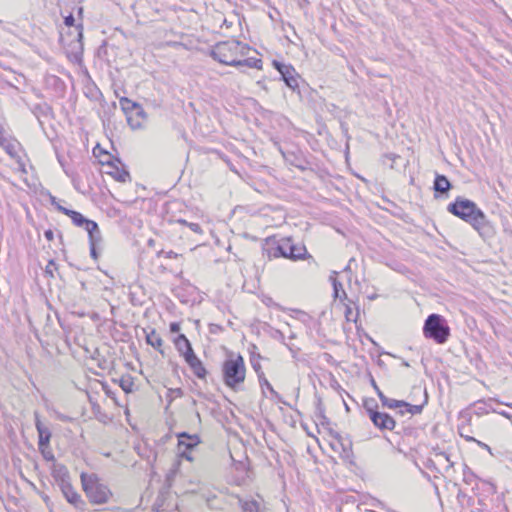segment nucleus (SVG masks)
I'll use <instances>...</instances> for the list:
<instances>
[{
    "instance_id": "f257e3e1",
    "label": "nucleus",
    "mask_w": 512,
    "mask_h": 512,
    "mask_svg": "<svg viewBox=\"0 0 512 512\" xmlns=\"http://www.w3.org/2000/svg\"><path fill=\"white\" fill-rule=\"evenodd\" d=\"M447 211L470 224L483 239L494 236L493 225L474 201L458 196L455 201L448 204Z\"/></svg>"
},
{
    "instance_id": "f03ea898",
    "label": "nucleus",
    "mask_w": 512,
    "mask_h": 512,
    "mask_svg": "<svg viewBox=\"0 0 512 512\" xmlns=\"http://www.w3.org/2000/svg\"><path fill=\"white\" fill-rule=\"evenodd\" d=\"M250 47L238 40L231 39L216 43L209 55L221 64L238 67L240 57H246Z\"/></svg>"
},
{
    "instance_id": "7ed1b4c3",
    "label": "nucleus",
    "mask_w": 512,
    "mask_h": 512,
    "mask_svg": "<svg viewBox=\"0 0 512 512\" xmlns=\"http://www.w3.org/2000/svg\"><path fill=\"white\" fill-rule=\"evenodd\" d=\"M222 377L224 384L237 390L245 381L246 366L244 358L240 354L230 353L222 364Z\"/></svg>"
},
{
    "instance_id": "20e7f679",
    "label": "nucleus",
    "mask_w": 512,
    "mask_h": 512,
    "mask_svg": "<svg viewBox=\"0 0 512 512\" xmlns=\"http://www.w3.org/2000/svg\"><path fill=\"white\" fill-rule=\"evenodd\" d=\"M80 479L82 488L92 504H105L112 497L109 487L101 483L96 474L82 473Z\"/></svg>"
},
{
    "instance_id": "39448f33",
    "label": "nucleus",
    "mask_w": 512,
    "mask_h": 512,
    "mask_svg": "<svg viewBox=\"0 0 512 512\" xmlns=\"http://www.w3.org/2000/svg\"><path fill=\"white\" fill-rule=\"evenodd\" d=\"M423 334L437 344H444L450 336V327L442 315L433 313L424 322Z\"/></svg>"
},
{
    "instance_id": "423d86ee",
    "label": "nucleus",
    "mask_w": 512,
    "mask_h": 512,
    "mask_svg": "<svg viewBox=\"0 0 512 512\" xmlns=\"http://www.w3.org/2000/svg\"><path fill=\"white\" fill-rule=\"evenodd\" d=\"M274 68L280 73L281 79L291 90L296 91L299 87V74L292 65H287L279 61H273Z\"/></svg>"
},
{
    "instance_id": "0eeeda50",
    "label": "nucleus",
    "mask_w": 512,
    "mask_h": 512,
    "mask_svg": "<svg viewBox=\"0 0 512 512\" xmlns=\"http://www.w3.org/2000/svg\"><path fill=\"white\" fill-rule=\"evenodd\" d=\"M363 408L368 414L372 423L381 431L384 430V413L378 411V402L373 397L363 399Z\"/></svg>"
},
{
    "instance_id": "6e6552de",
    "label": "nucleus",
    "mask_w": 512,
    "mask_h": 512,
    "mask_svg": "<svg viewBox=\"0 0 512 512\" xmlns=\"http://www.w3.org/2000/svg\"><path fill=\"white\" fill-rule=\"evenodd\" d=\"M284 250L285 258L292 261L312 258L304 245L293 243L290 237L284 238Z\"/></svg>"
},
{
    "instance_id": "1a4fd4ad",
    "label": "nucleus",
    "mask_w": 512,
    "mask_h": 512,
    "mask_svg": "<svg viewBox=\"0 0 512 512\" xmlns=\"http://www.w3.org/2000/svg\"><path fill=\"white\" fill-rule=\"evenodd\" d=\"M63 497L66 501L74 506L76 509L83 510L86 503L82 499L81 495L75 490L71 482L59 487Z\"/></svg>"
},
{
    "instance_id": "9d476101",
    "label": "nucleus",
    "mask_w": 512,
    "mask_h": 512,
    "mask_svg": "<svg viewBox=\"0 0 512 512\" xmlns=\"http://www.w3.org/2000/svg\"><path fill=\"white\" fill-rule=\"evenodd\" d=\"M427 401H428V396H427L426 392H425L424 402L420 405H412L403 400H396V399L386 397V408H405L407 413H409L411 415H417L422 412L424 406L427 404Z\"/></svg>"
},
{
    "instance_id": "9b49d317",
    "label": "nucleus",
    "mask_w": 512,
    "mask_h": 512,
    "mask_svg": "<svg viewBox=\"0 0 512 512\" xmlns=\"http://www.w3.org/2000/svg\"><path fill=\"white\" fill-rule=\"evenodd\" d=\"M68 217L71 218L75 226L84 227L88 232V235L91 233H97L98 230H100L98 224L95 221L86 218L78 211L72 210Z\"/></svg>"
},
{
    "instance_id": "f8f14e48",
    "label": "nucleus",
    "mask_w": 512,
    "mask_h": 512,
    "mask_svg": "<svg viewBox=\"0 0 512 512\" xmlns=\"http://www.w3.org/2000/svg\"><path fill=\"white\" fill-rule=\"evenodd\" d=\"M51 475L55 484L61 487L71 482V476L68 468L62 463H54L51 468Z\"/></svg>"
},
{
    "instance_id": "ddd939ff",
    "label": "nucleus",
    "mask_w": 512,
    "mask_h": 512,
    "mask_svg": "<svg viewBox=\"0 0 512 512\" xmlns=\"http://www.w3.org/2000/svg\"><path fill=\"white\" fill-rule=\"evenodd\" d=\"M35 416V427L38 432V446L39 449H42L43 447H49L50 439L52 436V433L50 429L43 425L39 418V414L37 412L34 413Z\"/></svg>"
},
{
    "instance_id": "4468645a",
    "label": "nucleus",
    "mask_w": 512,
    "mask_h": 512,
    "mask_svg": "<svg viewBox=\"0 0 512 512\" xmlns=\"http://www.w3.org/2000/svg\"><path fill=\"white\" fill-rule=\"evenodd\" d=\"M174 345L178 353L185 359L195 354L191 342L184 334H179L174 339Z\"/></svg>"
},
{
    "instance_id": "2eb2a0df",
    "label": "nucleus",
    "mask_w": 512,
    "mask_h": 512,
    "mask_svg": "<svg viewBox=\"0 0 512 512\" xmlns=\"http://www.w3.org/2000/svg\"><path fill=\"white\" fill-rule=\"evenodd\" d=\"M178 437V449L193 450L201 441L198 435L181 432Z\"/></svg>"
},
{
    "instance_id": "dca6fc26",
    "label": "nucleus",
    "mask_w": 512,
    "mask_h": 512,
    "mask_svg": "<svg viewBox=\"0 0 512 512\" xmlns=\"http://www.w3.org/2000/svg\"><path fill=\"white\" fill-rule=\"evenodd\" d=\"M459 419L461 421V423L458 425L459 435L468 442L476 441V439L474 437L469 435V433L471 432V429H470L471 415H470V413L469 412H461Z\"/></svg>"
},
{
    "instance_id": "f3484780",
    "label": "nucleus",
    "mask_w": 512,
    "mask_h": 512,
    "mask_svg": "<svg viewBox=\"0 0 512 512\" xmlns=\"http://www.w3.org/2000/svg\"><path fill=\"white\" fill-rule=\"evenodd\" d=\"M185 362L188 364L197 378L201 380L206 378L207 370L196 354L190 355V357L185 359Z\"/></svg>"
},
{
    "instance_id": "a211bd4d",
    "label": "nucleus",
    "mask_w": 512,
    "mask_h": 512,
    "mask_svg": "<svg viewBox=\"0 0 512 512\" xmlns=\"http://www.w3.org/2000/svg\"><path fill=\"white\" fill-rule=\"evenodd\" d=\"M146 119L147 114L141 105H139V109H136L133 114L126 118L128 125L133 130L142 128Z\"/></svg>"
},
{
    "instance_id": "6ab92c4d",
    "label": "nucleus",
    "mask_w": 512,
    "mask_h": 512,
    "mask_svg": "<svg viewBox=\"0 0 512 512\" xmlns=\"http://www.w3.org/2000/svg\"><path fill=\"white\" fill-rule=\"evenodd\" d=\"M100 162L110 166L111 170L107 173L111 175L116 181L125 183L130 178L129 172L125 169L119 168L113 161L100 160Z\"/></svg>"
},
{
    "instance_id": "aec40b11",
    "label": "nucleus",
    "mask_w": 512,
    "mask_h": 512,
    "mask_svg": "<svg viewBox=\"0 0 512 512\" xmlns=\"http://www.w3.org/2000/svg\"><path fill=\"white\" fill-rule=\"evenodd\" d=\"M452 185L445 175L436 174L433 189L435 194H445L451 189Z\"/></svg>"
},
{
    "instance_id": "412c9836",
    "label": "nucleus",
    "mask_w": 512,
    "mask_h": 512,
    "mask_svg": "<svg viewBox=\"0 0 512 512\" xmlns=\"http://www.w3.org/2000/svg\"><path fill=\"white\" fill-rule=\"evenodd\" d=\"M267 256L269 259L272 258H285V250H284V238H282L278 242H273L271 247L265 249Z\"/></svg>"
},
{
    "instance_id": "4be33fe9",
    "label": "nucleus",
    "mask_w": 512,
    "mask_h": 512,
    "mask_svg": "<svg viewBox=\"0 0 512 512\" xmlns=\"http://www.w3.org/2000/svg\"><path fill=\"white\" fill-rule=\"evenodd\" d=\"M89 237V245H90V256L97 260L99 257V253L97 252V246L102 241V236L100 230L97 233H91L88 235Z\"/></svg>"
},
{
    "instance_id": "5701e85b",
    "label": "nucleus",
    "mask_w": 512,
    "mask_h": 512,
    "mask_svg": "<svg viewBox=\"0 0 512 512\" xmlns=\"http://www.w3.org/2000/svg\"><path fill=\"white\" fill-rule=\"evenodd\" d=\"M242 512H266L265 508H262L260 503L254 499L242 500L239 499Z\"/></svg>"
},
{
    "instance_id": "b1692460",
    "label": "nucleus",
    "mask_w": 512,
    "mask_h": 512,
    "mask_svg": "<svg viewBox=\"0 0 512 512\" xmlns=\"http://www.w3.org/2000/svg\"><path fill=\"white\" fill-rule=\"evenodd\" d=\"M119 104L121 106L122 111L124 112L126 118L134 113L136 109H139V103L130 100L127 97H122L119 100Z\"/></svg>"
},
{
    "instance_id": "393cba45",
    "label": "nucleus",
    "mask_w": 512,
    "mask_h": 512,
    "mask_svg": "<svg viewBox=\"0 0 512 512\" xmlns=\"http://www.w3.org/2000/svg\"><path fill=\"white\" fill-rule=\"evenodd\" d=\"M146 342L158 350L162 355L164 354V351L162 350L163 340L155 330H152L149 334H147Z\"/></svg>"
},
{
    "instance_id": "a878e982",
    "label": "nucleus",
    "mask_w": 512,
    "mask_h": 512,
    "mask_svg": "<svg viewBox=\"0 0 512 512\" xmlns=\"http://www.w3.org/2000/svg\"><path fill=\"white\" fill-rule=\"evenodd\" d=\"M262 60L259 59V58H253V57H247V58H244V57H240V63L238 64V67L239 66H246V67H249V68H256V69H262Z\"/></svg>"
},
{
    "instance_id": "bb28decb",
    "label": "nucleus",
    "mask_w": 512,
    "mask_h": 512,
    "mask_svg": "<svg viewBox=\"0 0 512 512\" xmlns=\"http://www.w3.org/2000/svg\"><path fill=\"white\" fill-rule=\"evenodd\" d=\"M51 107L46 103L36 104L32 108L33 114L40 120L41 117H47L51 113Z\"/></svg>"
},
{
    "instance_id": "cd10ccee",
    "label": "nucleus",
    "mask_w": 512,
    "mask_h": 512,
    "mask_svg": "<svg viewBox=\"0 0 512 512\" xmlns=\"http://www.w3.org/2000/svg\"><path fill=\"white\" fill-rule=\"evenodd\" d=\"M336 272H333V275L330 276V280L333 286V294L335 298H342V295L346 298V292L343 289L341 282H339L334 276Z\"/></svg>"
},
{
    "instance_id": "c85d7f7f",
    "label": "nucleus",
    "mask_w": 512,
    "mask_h": 512,
    "mask_svg": "<svg viewBox=\"0 0 512 512\" xmlns=\"http://www.w3.org/2000/svg\"><path fill=\"white\" fill-rule=\"evenodd\" d=\"M258 380L262 389H268L273 398L277 399L278 401H281L279 393L274 390V388L272 387V385L265 376L260 375V379Z\"/></svg>"
},
{
    "instance_id": "c756f323",
    "label": "nucleus",
    "mask_w": 512,
    "mask_h": 512,
    "mask_svg": "<svg viewBox=\"0 0 512 512\" xmlns=\"http://www.w3.org/2000/svg\"><path fill=\"white\" fill-rule=\"evenodd\" d=\"M119 384L125 393H131L133 391L134 383L130 376L122 377L119 380Z\"/></svg>"
},
{
    "instance_id": "7c9ffc66",
    "label": "nucleus",
    "mask_w": 512,
    "mask_h": 512,
    "mask_svg": "<svg viewBox=\"0 0 512 512\" xmlns=\"http://www.w3.org/2000/svg\"><path fill=\"white\" fill-rule=\"evenodd\" d=\"M250 363L254 371L256 372L258 379H260L261 376H265L264 372L262 371V366L258 360H255V355L251 354Z\"/></svg>"
},
{
    "instance_id": "2f4dec72",
    "label": "nucleus",
    "mask_w": 512,
    "mask_h": 512,
    "mask_svg": "<svg viewBox=\"0 0 512 512\" xmlns=\"http://www.w3.org/2000/svg\"><path fill=\"white\" fill-rule=\"evenodd\" d=\"M44 457L45 460L47 461H54L55 460V457H54V454L52 453V451L49 449V447H43L42 449H39Z\"/></svg>"
},
{
    "instance_id": "473e14b6",
    "label": "nucleus",
    "mask_w": 512,
    "mask_h": 512,
    "mask_svg": "<svg viewBox=\"0 0 512 512\" xmlns=\"http://www.w3.org/2000/svg\"><path fill=\"white\" fill-rule=\"evenodd\" d=\"M56 263L54 260H50L45 268V273L50 277H54V270H56Z\"/></svg>"
},
{
    "instance_id": "72a5a7b5",
    "label": "nucleus",
    "mask_w": 512,
    "mask_h": 512,
    "mask_svg": "<svg viewBox=\"0 0 512 512\" xmlns=\"http://www.w3.org/2000/svg\"><path fill=\"white\" fill-rule=\"evenodd\" d=\"M52 204H53V205H55L56 209H57L59 212L63 213V214H64V215H66V216H68V215H69V213L72 211V209L65 208V207H63L62 205H60V204L56 203V202H55V198H54V197L52 198Z\"/></svg>"
},
{
    "instance_id": "f704fd0d",
    "label": "nucleus",
    "mask_w": 512,
    "mask_h": 512,
    "mask_svg": "<svg viewBox=\"0 0 512 512\" xmlns=\"http://www.w3.org/2000/svg\"><path fill=\"white\" fill-rule=\"evenodd\" d=\"M192 450H186V449H178V454L181 458H184L188 461H193V458L191 456Z\"/></svg>"
},
{
    "instance_id": "c9c22d12",
    "label": "nucleus",
    "mask_w": 512,
    "mask_h": 512,
    "mask_svg": "<svg viewBox=\"0 0 512 512\" xmlns=\"http://www.w3.org/2000/svg\"><path fill=\"white\" fill-rule=\"evenodd\" d=\"M477 410H478V414H484V413H488V408H487V404L484 402V401H478L476 404H475Z\"/></svg>"
},
{
    "instance_id": "e433bc0d",
    "label": "nucleus",
    "mask_w": 512,
    "mask_h": 512,
    "mask_svg": "<svg viewBox=\"0 0 512 512\" xmlns=\"http://www.w3.org/2000/svg\"><path fill=\"white\" fill-rule=\"evenodd\" d=\"M357 315H358V313L356 312L355 316H357ZM345 317H346L347 321H356V317H354L353 310L349 306H346V308H345Z\"/></svg>"
},
{
    "instance_id": "4c0bfd02",
    "label": "nucleus",
    "mask_w": 512,
    "mask_h": 512,
    "mask_svg": "<svg viewBox=\"0 0 512 512\" xmlns=\"http://www.w3.org/2000/svg\"><path fill=\"white\" fill-rule=\"evenodd\" d=\"M396 422L393 417L386 413V430H393L395 428Z\"/></svg>"
},
{
    "instance_id": "58836bf2",
    "label": "nucleus",
    "mask_w": 512,
    "mask_h": 512,
    "mask_svg": "<svg viewBox=\"0 0 512 512\" xmlns=\"http://www.w3.org/2000/svg\"><path fill=\"white\" fill-rule=\"evenodd\" d=\"M74 23H75V18L73 16V14H69L67 16L64 17V24L67 26V27H72L74 26Z\"/></svg>"
},
{
    "instance_id": "ea45409f",
    "label": "nucleus",
    "mask_w": 512,
    "mask_h": 512,
    "mask_svg": "<svg viewBox=\"0 0 512 512\" xmlns=\"http://www.w3.org/2000/svg\"><path fill=\"white\" fill-rule=\"evenodd\" d=\"M188 227L194 232V233H198V234H201L202 233V228L201 226L198 224V223H192L190 222L188 224Z\"/></svg>"
},
{
    "instance_id": "a19ab883",
    "label": "nucleus",
    "mask_w": 512,
    "mask_h": 512,
    "mask_svg": "<svg viewBox=\"0 0 512 512\" xmlns=\"http://www.w3.org/2000/svg\"><path fill=\"white\" fill-rule=\"evenodd\" d=\"M56 418L62 422H71L73 420L72 417L64 415L62 413H56Z\"/></svg>"
},
{
    "instance_id": "79ce46f5",
    "label": "nucleus",
    "mask_w": 512,
    "mask_h": 512,
    "mask_svg": "<svg viewBox=\"0 0 512 512\" xmlns=\"http://www.w3.org/2000/svg\"><path fill=\"white\" fill-rule=\"evenodd\" d=\"M169 329L171 333H178L180 331V323L171 322L169 325Z\"/></svg>"
},
{
    "instance_id": "37998d69",
    "label": "nucleus",
    "mask_w": 512,
    "mask_h": 512,
    "mask_svg": "<svg viewBox=\"0 0 512 512\" xmlns=\"http://www.w3.org/2000/svg\"><path fill=\"white\" fill-rule=\"evenodd\" d=\"M475 442L477 443V445H478L480 448L485 449V450H487L490 454H492V451H491L490 446H488L486 443L481 442V441H479V440H476Z\"/></svg>"
},
{
    "instance_id": "c03bdc74",
    "label": "nucleus",
    "mask_w": 512,
    "mask_h": 512,
    "mask_svg": "<svg viewBox=\"0 0 512 512\" xmlns=\"http://www.w3.org/2000/svg\"><path fill=\"white\" fill-rule=\"evenodd\" d=\"M341 446L343 448V452L346 454V457L348 458L351 453V443H348V447H346L344 443H341Z\"/></svg>"
},
{
    "instance_id": "a18cd8bd",
    "label": "nucleus",
    "mask_w": 512,
    "mask_h": 512,
    "mask_svg": "<svg viewBox=\"0 0 512 512\" xmlns=\"http://www.w3.org/2000/svg\"><path fill=\"white\" fill-rule=\"evenodd\" d=\"M103 156H104V159L103 160H109V161H113V162H118L120 163V160L119 159H113L112 155L107 153V152H103Z\"/></svg>"
},
{
    "instance_id": "49530a36",
    "label": "nucleus",
    "mask_w": 512,
    "mask_h": 512,
    "mask_svg": "<svg viewBox=\"0 0 512 512\" xmlns=\"http://www.w3.org/2000/svg\"><path fill=\"white\" fill-rule=\"evenodd\" d=\"M44 236H45V238H46L47 240H49V241L53 240V237H54L53 231H52V230H50V229H49V230H46V231L44 232Z\"/></svg>"
},
{
    "instance_id": "de8ad7c7",
    "label": "nucleus",
    "mask_w": 512,
    "mask_h": 512,
    "mask_svg": "<svg viewBox=\"0 0 512 512\" xmlns=\"http://www.w3.org/2000/svg\"><path fill=\"white\" fill-rule=\"evenodd\" d=\"M376 391H377V394H378L382 404L384 405V393L379 389V387H376Z\"/></svg>"
},
{
    "instance_id": "09e8293b",
    "label": "nucleus",
    "mask_w": 512,
    "mask_h": 512,
    "mask_svg": "<svg viewBox=\"0 0 512 512\" xmlns=\"http://www.w3.org/2000/svg\"><path fill=\"white\" fill-rule=\"evenodd\" d=\"M394 410H397L396 413L401 415V416H404L407 411L405 410V408H393Z\"/></svg>"
},
{
    "instance_id": "8fccbe9b",
    "label": "nucleus",
    "mask_w": 512,
    "mask_h": 512,
    "mask_svg": "<svg viewBox=\"0 0 512 512\" xmlns=\"http://www.w3.org/2000/svg\"><path fill=\"white\" fill-rule=\"evenodd\" d=\"M6 150H7V152H8L11 156H13V155H14V154H13V146H12V145L7 146Z\"/></svg>"
},
{
    "instance_id": "3c124183",
    "label": "nucleus",
    "mask_w": 512,
    "mask_h": 512,
    "mask_svg": "<svg viewBox=\"0 0 512 512\" xmlns=\"http://www.w3.org/2000/svg\"><path fill=\"white\" fill-rule=\"evenodd\" d=\"M177 222H178V223H180V224H182V225H186V226H188V224L190 223V222H187V221H186V220H184V219H178V220H177Z\"/></svg>"
},
{
    "instance_id": "603ef678",
    "label": "nucleus",
    "mask_w": 512,
    "mask_h": 512,
    "mask_svg": "<svg viewBox=\"0 0 512 512\" xmlns=\"http://www.w3.org/2000/svg\"><path fill=\"white\" fill-rule=\"evenodd\" d=\"M79 28H80V30H79V33H78V37H79V40H81V39H82V37H83V33H82V25H79Z\"/></svg>"
},
{
    "instance_id": "864d4df0",
    "label": "nucleus",
    "mask_w": 512,
    "mask_h": 512,
    "mask_svg": "<svg viewBox=\"0 0 512 512\" xmlns=\"http://www.w3.org/2000/svg\"><path fill=\"white\" fill-rule=\"evenodd\" d=\"M168 257H169V258H175V257H177V254H176V253H174L173 251H170V252L168 253Z\"/></svg>"
},
{
    "instance_id": "5fc2aeb1",
    "label": "nucleus",
    "mask_w": 512,
    "mask_h": 512,
    "mask_svg": "<svg viewBox=\"0 0 512 512\" xmlns=\"http://www.w3.org/2000/svg\"><path fill=\"white\" fill-rule=\"evenodd\" d=\"M255 355V360H258L260 362L261 355L257 353H253Z\"/></svg>"
},
{
    "instance_id": "6e6d98bb",
    "label": "nucleus",
    "mask_w": 512,
    "mask_h": 512,
    "mask_svg": "<svg viewBox=\"0 0 512 512\" xmlns=\"http://www.w3.org/2000/svg\"><path fill=\"white\" fill-rule=\"evenodd\" d=\"M371 382H372V386H374V388L376 389V387H378V386L376 385L375 381L372 379Z\"/></svg>"
},
{
    "instance_id": "4d7b16f0",
    "label": "nucleus",
    "mask_w": 512,
    "mask_h": 512,
    "mask_svg": "<svg viewBox=\"0 0 512 512\" xmlns=\"http://www.w3.org/2000/svg\"><path fill=\"white\" fill-rule=\"evenodd\" d=\"M501 415L505 416V417H508V414L504 411L500 412Z\"/></svg>"
},
{
    "instance_id": "13d9d810",
    "label": "nucleus",
    "mask_w": 512,
    "mask_h": 512,
    "mask_svg": "<svg viewBox=\"0 0 512 512\" xmlns=\"http://www.w3.org/2000/svg\"><path fill=\"white\" fill-rule=\"evenodd\" d=\"M348 271H350V268H349V267H346V268L344 269V271H343V272H344V273H346V272H348Z\"/></svg>"
},
{
    "instance_id": "bf43d9fd",
    "label": "nucleus",
    "mask_w": 512,
    "mask_h": 512,
    "mask_svg": "<svg viewBox=\"0 0 512 512\" xmlns=\"http://www.w3.org/2000/svg\"><path fill=\"white\" fill-rule=\"evenodd\" d=\"M403 365L406 366V367L409 366V364L407 362H403Z\"/></svg>"
},
{
    "instance_id": "052dcab7",
    "label": "nucleus",
    "mask_w": 512,
    "mask_h": 512,
    "mask_svg": "<svg viewBox=\"0 0 512 512\" xmlns=\"http://www.w3.org/2000/svg\"><path fill=\"white\" fill-rule=\"evenodd\" d=\"M93 152H94V155H95V156H98V155L96 154V148H94V149H93Z\"/></svg>"
}]
</instances>
